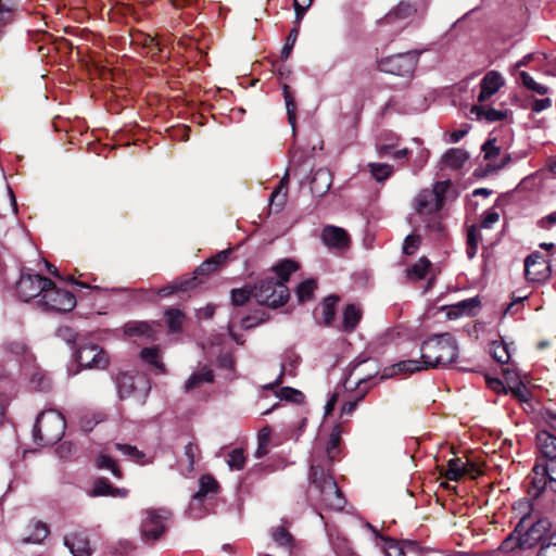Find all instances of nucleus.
I'll list each match as a JSON object with an SVG mask.
<instances>
[{"instance_id":"f3484780","label":"nucleus","mask_w":556,"mask_h":556,"mask_svg":"<svg viewBox=\"0 0 556 556\" xmlns=\"http://www.w3.org/2000/svg\"><path fill=\"white\" fill-rule=\"evenodd\" d=\"M507 113L506 110H496L479 102L470 109L471 118L488 123L503 121L507 117Z\"/></svg>"},{"instance_id":"72a5a7b5","label":"nucleus","mask_w":556,"mask_h":556,"mask_svg":"<svg viewBox=\"0 0 556 556\" xmlns=\"http://www.w3.org/2000/svg\"><path fill=\"white\" fill-rule=\"evenodd\" d=\"M29 527L33 529V533L22 540L24 543L39 544L49 534L48 526L41 521H31Z\"/></svg>"},{"instance_id":"ddd939ff","label":"nucleus","mask_w":556,"mask_h":556,"mask_svg":"<svg viewBox=\"0 0 556 556\" xmlns=\"http://www.w3.org/2000/svg\"><path fill=\"white\" fill-rule=\"evenodd\" d=\"M320 238L329 250L336 251L346 250L351 242L348 232L343 228L333 225L325 226L321 230Z\"/></svg>"},{"instance_id":"0eeeda50","label":"nucleus","mask_w":556,"mask_h":556,"mask_svg":"<svg viewBox=\"0 0 556 556\" xmlns=\"http://www.w3.org/2000/svg\"><path fill=\"white\" fill-rule=\"evenodd\" d=\"M418 51H409L383 58L378 61L381 72L396 76H410L417 66Z\"/></svg>"},{"instance_id":"de8ad7c7","label":"nucleus","mask_w":556,"mask_h":556,"mask_svg":"<svg viewBox=\"0 0 556 556\" xmlns=\"http://www.w3.org/2000/svg\"><path fill=\"white\" fill-rule=\"evenodd\" d=\"M535 556H556V530L543 541Z\"/></svg>"},{"instance_id":"c03bdc74","label":"nucleus","mask_w":556,"mask_h":556,"mask_svg":"<svg viewBox=\"0 0 556 556\" xmlns=\"http://www.w3.org/2000/svg\"><path fill=\"white\" fill-rule=\"evenodd\" d=\"M271 538L274 542L281 547L290 548L292 546V535L282 527L274 529Z\"/></svg>"},{"instance_id":"603ef678","label":"nucleus","mask_w":556,"mask_h":556,"mask_svg":"<svg viewBox=\"0 0 556 556\" xmlns=\"http://www.w3.org/2000/svg\"><path fill=\"white\" fill-rule=\"evenodd\" d=\"M282 89H283V98H285V101H286V108H287V113H288V119H289V123L294 128V124H295V105H294V101H293V98L291 97V93H290V90H289V86L288 85H283Z\"/></svg>"},{"instance_id":"b1692460","label":"nucleus","mask_w":556,"mask_h":556,"mask_svg":"<svg viewBox=\"0 0 556 556\" xmlns=\"http://www.w3.org/2000/svg\"><path fill=\"white\" fill-rule=\"evenodd\" d=\"M366 527L381 541L380 547L383 551L384 556H405L403 547L395 540L384 538L378 533V531L370 525L366 523Z\"/></svg>"},{"instance_id":"6e6552de","label":"nucleus","mask_w":556,"mask_h":556,"mask_svg":"<svg viewBox=\"0 0 556 556\" xmlns=\"http://www.w3.org/2000/svg\"><path fill=\"white\" fill-rule=\"evenodd\" d=\"M169 513L166 509L150 508L142 511L140 531L147 542H154L161 538L166 530V522Z\"/></svg>"},{"instance_id":"f03ea898","label":"nucleus","mask_w":556,"mask_h":556,"mask_svg":"<svg viewBox=\"0 0 556 556\" xmlns=\"http://www.w3.org/2000/svg\"><path fill=\"white\" fill-rule=\"evenodd\" d=\"M311 494L317 497L326 509L342 510L345 506V498L339 490L337 482L326 470L316 457L312 458L311 465Z\"/></svg>"},{"instance_id":"6ab92c4d","label":"nucleus","mask_w":556,"mask_h":556,"mask_svg":"<svg viewBox=\"0 0 556 556\" xmlns=\"http://www.w3.org/2000/svg\"><path fill=\"white\" fill-rule=\"evenodd\" d=\"M536 446L545 463L556 462V437L554 434L548 431L538 432Z\"/></svg>"},{"instance_id":"20e7f679","label":"nucleus","mask_w":556,"mask_h":556,"mask_svg":"<svg viewBox=\"0 0 556 556\" xmlns=\"http://www.w3.org/2000/svg\"><path fill=\"white\" fill-rule=\"evenodd\" d=\"M515 527L522 547L526 549L541 545L555 531L552 530V523L548 518H534L531 515L523 516Z\"/></svg>"},{"instance_id":"4c0bfd02","label":"nucleus","mask_w":556,"mask_h":556,"mask_svg":"<svg viewBox=\"0 0 556 556\" xmlns=\"http://www.w3.org/2000/svg\"><path fill=\"white\" fill-rule=\"evenodd\" d=\"M338 302V298L330 295L326 298L321 304L323 323L329 326L334 319V306Z\"/></svg>"},{"instance_id":"2f4dec72","label":"nucleus","mask_w":556,"mask_h":556,"mask_svg":"<svg viewBox=\"0 0 556 556\" xmlns=\"http://www.w3.org/2000/svg\"><path fill=\"white\" fill-rule=\"evenodd\" d=\"M140 356L142 361L150 365L151 368H153L155 371L160 374H163L165 371L164 365L161 362L160 350L157 348H144L141 351Z\"/></svg>"},{"instance_id":"39448f33","label":"nucleus","mask_w":556,"mask_h":556,"mask_svg":"<svg viewBox=\"0 0 556 556\" xmlns=\"http://www.w3.org/2000/svg\"><path fill=\"white\" fill-rule=\"evenodd\" d=\"M253 298L257 303L269 307L282 306L289 299V290L281 281L268 277L253 287Z\"/></svg>"},{"instance_id":"e433bc0d","label":"nucleus","mask_w":556,"mask_h":556,"mask_svg":"<svg viewBox=\"0 0 556 556\" xmlns=\"http://www.w3.org/2000/svg\"><path fill=\"white\" fill-rule=\"evenodd\" d=\"M415 12L414 7L408 2H400L397 7L386 15L387 22L394 20H404L412 16Z\"/></svg>"},{"instance_id":"dca6fc26","label":"nucleus","mask_w":556,"mask_h":556,"mask_svg":"<svg viewBox=\"0 0 556 556\" xmlns=\"http://www.w3.org/2000/svg\"><path fill=\"white\" fill-rule=\"evenodd\" d=\"M505 84L504 77L496 71L488 72L480 81L478 102L484 103L494 96Z\"/></svg>"},{"instance_id":"7ed1b4c3","label":"nucleus","mask_w":556,"mask_h":556,"mask_svg":"<svg viewBox=\"0 0 556 556\" xmlns=\"http://www.w3.org/2000/svg\"><path fill=\"white\" fill-rule=\"evenodd\" d=\"M65 427V419L60 412L47 409L38 415L33 435L41 445L54 444L63 437Z\"/></svg>"},{"instance_id":"3c124183","label":"nucleus","mask_w":556,"mask_h":556,"mask_svg":"<svg viewBox=\"0 0 556 556\" xmlns=\"http://www.w3.org/2000/svg\"><path fill=\"white\" fill-rule=\"evenodd\" d=\"M250 298H253V288L244 287L231 291V301L235 305H243Z\"/></svg>"},{"instance_id":"7c9ffc66","label":"nucleus","mask_w":556,"mask_h":556,"mask_svg":"<svg viewBox=\"0 0 556 556\" xmlns=\"http://www.w3.org/2000/svg\"><path fill=\"white\" fill-rule=\"evenodd\" d=\"M368 170L371 175V177L377 182H383L388 178H390L394 172V168L392 165L387 163H376L371 162L367 164Z\"/></svg>"},{"instance_id":"4d7b16f0","label":"nucleus","mask_w":556,"mask_h":556,"mask_svg":"<svg viewBox=\"0 0 556 556\" xmlns=\"http://www.w3.org/2000/svg\"><path fill=\"white\" fill-rule=\"evenodd\" d=\"M126 333L129 336H148L150 325L148 323H135L126 325Z\"/></svg>"},{"instance_id":"5fc2aeb1","label":"nucleus","mask_w":556,"mask_h":556,"mask_svg":"<svg viewBox=\"0 0 556 556\" xmlns=\"http://www.w3.org/2000/svg\"><path fill=\"white\" fill-rule=\"evenodd\" d=\"M197 277H193L190 280H186L179 285H172L166 288H163L160 293L161 295H168L177 291H187L195 286Z\"/></svg>"},{"instance_id":"f257e3e1","label":"nucleus","mask_w":556,"mask_h":556,"mask_svg":"<svg viewBox=\"0 0 556 556\" xmlns=\"http://www.w3.org/2000/svg\"><path fill=\"white\" fill-rule=\"evenodd\" d=\"M420 352L421 361L400 362L393 366V371L414 374L422 369L450 365L458 357V344L451 333H438L421 343Z\"/></svg>"},{"instance_id":"864d4df0","label":"nucleus","mask_w":556,"mask_h":556,"mask_svg":"<svg viewBox=\"0 0 556 556\" xmlns=\"http://www.w3.org/2000/svg\"><path fill=\"white\" fill-rule=\"evenodd\" d=\"M112 493V485L105 479H98L93 483L90 491L91 496H110Z\"/></svg>"},{"instance_id":"2eb2a0df","label":"nucleus","mask_w":556,"mask_h":556,"mask_svg":"<svg viewBox=\"0 0 556 556\" xmlns=\"http://www.w3.org/2000/svg\"><path fill=\"white\" fill-rule=\"evenodd\" d=\"M218 484L217 481L211 476H202L199 481V490L193 495L192 501L190 503L189 509L190 514L194 518H201L203 516L202 513L197 511V507L200 506L208 494L215 493L217 491Z\"/></svg>"},{"instance_id":"0e129e2a","label":"nucleus","mask_w":556,"mask_h":556,"mask_svg":"<svg viewBox=\"0 0 556 556\" xmlns=\"http://www.w3.org/2000/svg\"><path fill=\"white\" fill-rule=\"evenodd\" d=\"M510 391L515 397H517L518 400H520L522 402H527L530 397V391L521 382H518V383H516V386L510 387Z\"/></svg>"},{"instance_id":"13d9d810","label":"nucleus","mask_w":556,"mask_h":556,"mask_svg":"<svg viewBox=\"0 0 556 556\" xmlns=\"http://www.w3.org/2000/svg\"><path fill=\"white\" fill-rule=\"evenodd\" d=\"M451 182L450 180H443V181H437L432 189H430L431 192L435 195V200H439V203H441V206H443L444 195L446 191L450 189Z\"/></svg>"},{"instance_id":"a211bd4d","label":"nucleus","mask_w":556,"mask_h":556,"mask_svg":"<svg viewBox=\"0 0 556 556\" xmlns=\"http://www.w3.org/2000/svg\"><path fill=\"white\" fill-rule=\"evenodd\" d=\"M341 428L340 426H336L330 435H329V439L327 441V444H326V450H325V457H326V462H324V459L319 458L318 455H314V457L317 458V460L321 464V466L326 469V466L330 465L332 462L336 460V458L338 457L339 453H340V442H341Z\"/></svg>"},{"instance_id":"473e14b6","label":"nucleus","mask_w":556,"mask_h":556,"mask_svg":"<svg viewBox=\"0 0 556 556\" xmlns=\"http://www.w3.org/2000/svg\"><path fill=\"white\" fill-rule=\"evenodd\" d=\"M287 176H285L280 186L271 193L269 199V207L271 211L280 212L287 202V187L285 186Z\"/></svg>"},{"instance_id":"a18cd8bd","label":"nucleus","mask_w":556,"mask_h":556,"mask_svg":"<svg viewBox=\"0 0 556 556\" xmlns=\"http://www.w3.org/2000/svg\"><path fill=\"white\" fill-rule=\"evenodd\" d=\"M96 465L99 469L111 470L114 477L122 478V471L116 463L108 455L101 454L97 457Z\"/></svg>"},{"instance_id":"79ce46f5","label":"nucleus","mask_w":556,"mask_h":556,"mask_svg":"<svg viewBox=\"0 0 556 556\" xmlns=\"http://www.w3.org/2000/svg\"><path fill=\"white\" fill-rule=\"evenodd\" d=\"M115 447L122 454H124L125 456L130 457L135 462H137L139 464H146V462H144V457H146L144 453L139 451L136 446L129 445V444L116 443Z\"/></svg>"},{"instance_id":"4468645a","label":"nucleus","mask_w":556,"mask_h":556,"mask_svg":"<svg viewBox=\"0 0 556 556\" xmlns=\"http://www.w3.org/2000/svg\"><path fill=\"white\" fill-rule=\"evenodd\" d=\"M78 363L85 368H105L108 359L98 345L83 346L77 354Z\"/></svg>"},{"instance_id":"9d476101","label":"nucleus","mask_w":556,"mask_h":556,"mask_svg":"<svg viewBox=\"0 0 556 556\" xmlns=\"http://www.w3.org/2000/svg\"><path fill=\"white\" fill-rule=\"evenodd\" d=\"M39 303L49 311L71 312L76 306V299L73 293L67 290L52 286L47 287Z\"/></svg>"},{"instance_id":"f704fd0d","label":"nucleus","mask_w":556,"mask_h":556,"mask_svg":"<svg viewBox=\"0 0 556 556\" xmlns=\"http://www.w3.org/2000/svg\"><path fill=\"white\" fill-rule=\"evenodd\" d=\"M517 549H525L522 543L519 540V534L516 533V528L509 533L506 539L498 546V552L504 555H514Z\"/></svg>"},{"instance_id":"58836bf2","label":"nucleus","mask_w":556,"mask_h":556,"mask_svg":"<svg viewBox=\"0 0 556 556\" xmlns=\"http://www.w3.org/2000/svg\"><path fill=\"white\" fill-rule=\"evenodd\" d=\"M5 351L15 356H24L27 361H33V355L28 353L27 345L22 340L8 341L4 346Z\"/></svg>"},{"instance_id":"393cba45","label":"nucleus","mask_w":556,"mask_h":556,"mask_svg":"<svg viewBox=\"0 0 556 556\" xmlns=\"http://www.w3.org/2000/svg\"><path fill=\"white\" fill-rule=\"evenodd\" d=\"M442 475L450 481H458L466 476V462L455 457L447 462V468Z\"/></svg>"},{"instance_id":"c85d7f7f","label":"nucleus","mask_w":556,"mask_h":556,"mask_svg":"<svg viewBox=\"0 0 556 556\" xmlns=\"http://www.w3.org/2000/svg\"><path fill=\"white\" fill-rule=\"evenodd\" d=\"M299 268L298 264L292 260H282L273 267L274 273L277 276L276 281H281L283 285L289 280L292 273Z\"/></svg>"},{"instance_id":"aec40b11","label":"nucleus","mask_w":556,"mask_h":556,"mask_svg":"<svg viewBox=\"0 0 556 556\" xmlns=\"http://www.w3.org/2000/svg\"><path fill=\"white\" fill-rule=\"evenodd\" d=\"M415 206L419 214L437 213L442 208L441 203H439V200H435V195L430 189H424L417 194Z\"/></svg>"},{"instance_id":"a878e982","label":"nucleus","mask_w":556,"mask_h":556,"mask_svg":"<svg viewBox=\"0 0 556 556\" xmlns=\"http://www.w3.org/2000/svg\"><path fill=\"white\" fill-rule=\"evenodd\" d=\"M214 380L213 371L207 367H202L200 370L193 372L186 381V390H193L200 388L204 383H211Z\"/></svg>"},{"instance_id":"423d86ee","label":"nucleus","mask_w":556,"mask_h":556,"mask_svg":"<svg viewBox=\"0 0 556 556\" xmlns=\"http://www.w3.org/2000/svg\"><path fill=\"white\" fill-rule=\"evenodd\" d=\"M117 394L121 400L134 396L143 404L150 390L148 379L142 375L119 374L116 378Z\"/></svg>"},{"instance_id":"6e6d98bb","label":"nucleus","mask_w":556,"mask_h":556,"mask_svg":"<svg viewBox=\"0 0 556 556\" xmlns=\"http://www.w3.org/2000/svg\"><path fill=\"white\" fill-rule=\"evenodd\" d=\"M30 384L35 390H46L50 387L49 380L46 378L43 372H41L39 369H36V371L30 377Z\"/></svg>"},{"instance_id":"4be33fe9","label":"nucleus","mask_w":556,"mask_h":556,"mask_svg":"<svg viewBox=\"0 0 556 556\" xmlns=\"http://www.w3.org/2000/svg\"><path fill=\"white\" fill-rule=\"evenodd\" d=\"M64 544L70 548L74 556H90L89 542L81 533L66 535Z\"/></svg>"},{"instance_id":"e2e57ef3","label":"nucleus","mask_w":556,"mask_h":556,"mask_svg":"<svg viewBox=\"0 0 556 556\" xmlns=\"http://www.w3.org/2000/svg\"><path fill=\"white\" fill-rule=\"evenodd\" d=\"M312 2L313 0H294L293 7L295 11L296 22H300L303 18L305 12L312 5Z\"/></svg>"},{"instance_id":"49530a36","label":"nucleus","mask_w":556,"mask_h":556,"mask_svg":"<svg viewBox=\"0 0 556 556\" xmlns=\"http://www.w3.org/2000/svg\"><path fill=\"white\" fill-rule=\"evenodd\" d=\"M491 353L493 358L501 364H507L510 359L507 345L504 342H493Z\"/></svg>"},{"instance_id":"69168bd1","label":"nucleus","mask_w":556,"mask_h":556,"mask_svg":"<svg viewBox=\"0 0 556 556\" xmlns=\"http://www.w3.org/2000/svg\"><path fill=\"white\" fill-rule=\"evenodd\" d=\"M500 219V215L495 211H488L483 214L482 220H481V227L482 228H492L494 224H496Z\"/></svg>"},{"instance_id":"5701e85b","label":"nucleus","mask_w":556,"mask_h":556,"mask_svg":"<svg viewBox=\"0 0 556 556\" xmlns=\"http://www.w3.org/2000/svg\"><path fill=\"white\" fill-rule=\"evenodd\" d=\"M299 364H300V356L293 351H287L283 354V358H282V363H281V370H280L278 378L274 382V386L280 384L282 382V377L286 375L294 376L295 369L299 366ZM268 387H273V384H269Z\"/></svg>"},{"instance_id":"8fccbe9b","label":"nucleus","mask_w":556,"mask_h":556,"mask_svg":"<svg viewBox=\"0 0 556 556\" xmlns=\"http://www.w3.org/2000/svg\"><path fill=\"white\" fill-rule=\"evenodd\" d=\"M227 464L232 470L243 469L245 464V456L243 451L241 448L232 450L228 455Z\"/></svg>"},{"instance_id":"052dcab7","label":"nucleus","mask_w":556,"mask_h":556,"mask_svg":"<svg viewBox=\"0 0 556 556\" xmlns=\"http://www.w3.org/2000/svg\"><path fill=\"white\" fill-rule=\"evenodd\" d=\"M419 243H420V238L419 236H416V235H408L405 240H404V244H403V252L406 254V255H412L416 252V250L418 249L419 247Z\"/></svg>"},{"instance_id":"ea45409f","label":"nucleus","mask_w":556,"mask_h":556,"mask_svg":"<svg viewBox=\"0 0 556 556\" xmlns=\"http://www.w3.org/2000/svg\"><path fill=\"white\" fill-rule=\"evenodd\" d=\"M165 318L168 330L170 332H177L180 330L185 317L179 309L169 308L165 312Z\"/></svg>"},{"instance_id":"09e8293b","label":"nucleus","mask_w":556,"mask_h":556,"mask_svg":"<svg viewBox=\"0 0 556 556\" xmlns=\"http://www.w3.org/2000/svg\"><path fill=\"white\" fill-rule=\"evenodd\" d=\"M278 397L296 404L304 401L303 393L291 387H282L278 392Z\"/></svg>"},{"instance_id":"37998d69","label":"nucleus","mask_w":556,"mask_h":556,"mask_svg":"<svg viewBox=\"0 0 556 556\" xmlns=\"http://www.w3.org/2000/svg\"><path fill=\"white\" fill-rule=\"evenodd\" d=\"M316 289V282L313 279L302 281L296 289V295L300 302H305L312 299Z\"/></svg>"},{"instance_id":"9b49d317","label":"nucleus","mask_w":556,"mask_h":556,"mask_svg":"<svg viewBox=\"0 0 556 556\" xmlns=\"http://www.w3.org/2000/svg\"><path fill=\"white\" fill-rule=\"evenodd\" d=\"M52 286V281L40 275L23 273L17 282L18 296L28 302L30 299L43 295L47 287Z\"/></svg>"},{"instance_id":"c756f323","label":"nucleus","mask_w":556,"mask_h":556,"mask_svg":"<svg viewBox=\"0 0 556 556\" xmlns=\"http://www.w3.org/2000/svg\"><path fill=\"white\" fill-rule=\"evenodd\" d=\"M331 175L327 169H318L312 179V189L314 192L323 194L331 187Z\"/></svg>"},{"instance_id":"774afa93","label":"nucleus","mask_w":556,"mask_h":556,"mask_svg":"<svg viewBox=\"0 0 556 556\" xmlns=\"http://www.w3.org/2000/svg\"><path fill=\"white\" fill-rule=\"evenodd\" d=\"M217 268L216 260H207L203 262L195 270L197 275H207Z\"/></svg>"},{"instance_id":"f8f14e48","label":"nucleus","mask_w":556,"mask_h":556,"mask_svg":"<svg viewBox=\"0 0 556 556\" xmlns=\"http://www.w3.org/2000/svg\"><path fill=\"white\" fill-rule=\"evenodd\" d=\"M551 274L549 264L539 253L530 254L525 261V275L530 281L545 280Z\"/></svg>"},{"instance_id":"bb28decb","label":"nucleus","mask_w":556,"mask_h":556,"mask_svg":"<svg viewBox=\"0 0 556 556\" xmlns=\"http://www.w3.org/2000/svg\"><path fill=\"white\" fill-rule=\"evenodd\" d=\"M469 159V154L460 149L453 148L447 150L443 155V163L451 168H460Z\"/></svg>"},{"instance_id":"a19ab883","label":"nucleus","mask_w":556,"mask_h":556,"mask_svg":"<svg viewBox=\"0 0 556 556\" xmlns=\"http://www.w3.org/2000/svg\"><path fill=\"white\" fill-rule=\"evenodd\" d=\"M519 78L521 84L529 90H532L541 96L548 92V88L546 86L536 83L533 77L525 71L519 73Z\"/></svg>"},{"instance_id":"cd10ccee","label":"nucleus","mask_w":556,"mask_h":556,"mask_svg":"<svg viewBox=\"0 0 556 556\" xmlns=\"http://www.w3.org/2000/svg\"><path fill=\"white\" fill-rule=\"evenodd\" d=\"M361 318V308L355 304L348 305L343 313V330L345 332H352L358 325Z\"/></svg>"},{"instance_id":"680f3d73","label":"nucleus","mask_w":556,"mask_h":556,"mask_svg":"<svg viewBox=\"0 0 556 556\" xmlns=\"http://www.w3.org/2000/svg\"><path fill=\"white\" fill-rule=\"evenodd\" d=\"M298 35H299V29L295 27V28H292L288 38H287V42L286 45L283 46L282 50H281V58L283 60L288 59L292 49H293V46L296 41V38H298Z\"/></svg>"},{"instance_id":"1a4fd4ad","label":"nucleus","mask_w":556,"mask_h":556,"mask_svg":"<svg viewBox=\"0 0 556 556\" xmlns=\"http://www.w3.org/2000/svg\"><path fill=\"white\" fill-rule=\"evenodd\" d=\"M547 488L556 492V462L536 464L532 469L529 494L538 497Z\"/></svg>"},{"instance_id":"412c9836","label":"nucleus","mask_w":556,"mask_h":556,"mask_svg":"<svg viewBox=\"0 0 556 556\" xmlns=\"http://www.w3.org/2000/svg\"><path fill=\"white\" fill-rule=\"evenodd\" d=\"M479 305L480 301L478 298L466 299L446 307V316L450 319H456L460 316H469L473 314V309H476Z\"/></svg>"},{"instance_id":"bf43d9fd","label":"nucleus","mask_w":556,"mask_h":556,"mask_svg":"<svg viewBox=\"0 0 556 556\" xmlns=\"http://www.w3.org/2000/svg\"><path fill=\"white\" fill-rule=\"evenodd\" d=\"M482 151L484 153V159L492 161L500 154L501 149L496 146V139H489L483 143Z\"/></svg>"},{"instance_id":"338daca9","label":"nucleus","mask_w":556,"mask_h":556,"mask_svg":"<svg viewBox=\"0 0 556 556\" xmlns=\"http://www.w3.org/2000/svg\"><path fill=\"white\" fill-rule=\"evenodd\" d=\"M555 225H556V210L554 212H552L551 214H548L538 220V226L544 230H549Z\"/></svg>"},{"instance_id":"c9c22d12","label":"nucleus","mask_w":556,"mask_h":556,"mask_svg":"<svg viewBox=\"0 0 556 556\" xmlns=\"http://www.w3.org/2000/svg\"><path fill=\"white\" fill-rule=\"evenodd\" d=\"M431 263L426 257H420L414 265L406 269L407 278L410 280H421L426 277Z\"/></svg>"}]
</instances>
